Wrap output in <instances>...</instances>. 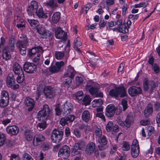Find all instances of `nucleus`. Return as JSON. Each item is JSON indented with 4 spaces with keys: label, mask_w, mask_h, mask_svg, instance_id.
Instances as JSON below:
<instances>
[{
    "label": "nucleus",
    "mask_w": 160,
    "mask_h": 160,
    "mask_svg": "<svg viewBox=\"0 0 160 160\" xmlns=\"http://www.w3.org/2000/svg\"><path fill=\"white\" fill-rule=\"evenodd\" d=\"M82 120L86 122H88L91 120L92 116L89 112L87 110H84L82 113Z\"/></svg>",
    "instance_id": "c85d7f7f"
},
{
    "label": "nucleus",
    "mask_w": 160,
    "mask_h": 160,
    "mask_svg": "<svg viewBox=\"0 0 160 160\" xmlns=\"http://www.w3.org/2000/svg\"><path fill=\"white\" fill-rule=\"evenodd\" d=\"M73 96L78 100H81L83 97V93L82 91H79L73 95Z\"/></svg>",
    "instance_id": "37998d69"
},
{
    "label": "nucleus",
    "mask_w": 160,
    "mask_h": 160,
    "mask_svg": "<svg viewBox=\"0 0 160 160\" xmlns=\"http://www.w3.org/2000/svg\"><path fill=\"white\" fill-rule=\"evenodd\" d=\"M35 13H36L39 18H46L48 17L46 14L43 12L42 8H40L38 10H37Z\"/></svg>",
    "instance_id": "2f4dec72"
},
{
    "label": "nucleus",
    "mask_w": 160,
    "mask_h": 160,
    "mask_svg": "<svg viewBox=\"0 0 160 160\" xmlns=\"http://www.w3.org/2000/svg\"><path fill=\"white\" fill-rule=\"evenodd\" d=\"M95 144L93 142L89 143L86 146V152L88 154H92L95 149Z\"/></svg>",
    "instance_id": "b1692460"
},
{
    "label": "nucleus",
    "mask_w": 160,
    "mask_h": 160,
    "mask_svg": "<svg viewBox=\"0 0 160 160\" xmlns=\"http://www.w3.org/2000/svg\"><path fill=\"white\" fill-rule=\"evenodd\" d=\"M2 57L5 60H8L11 57V55L9 54L10 51H8L6 49H2Z\"/></svg>",
    "instance_id": "e433bc0d"
},
{
    "label": "nucleus",
    "mask_w": 160,
    "mask_h": 160,
    "mask_svg": "<svg viewBox=\"0 0 160 160\" xmlns=\"http://www.w3.org/2000/svg\"><path fill=\"white\" fill-rule=\"evenodd\" d=\"M22 131L24 133L26 140L28 141H31L32 138V132L31 130L25 126H23L21 128Z\"/></svg>",
    "instance_id": "dca6fc26"
},
{
    "label": "nucleus",
    "mask_w": 160,
    "mask_h": 160,
    "mask_svg": "<svg viewBox=\"0 0 160 160\" xmlns=\"http://www.w3.org/2000/svg\"><path fill=\"white\" fill-rule=\"evenodd\" d=\"M75 72L74 68L70 66L68 67L67 70L64 74V76L65 77H69L71 78H73L75 75Z\"/></svg>",
    "instance_id": "4be33fe9"
},
{
    "label": "nucleus",
    "mask_w": 160,
    "mask_h": 160,
    "mask_svg": "<svg viewBox=\"0 0 160 160\" xmlns=\"http://www.w3.org/2000/svg\"><path fill=\"white\" fill-rule=\"evenodd\" d=\"M143 89L145 91L149 90L150 92H152L156 87V84L153 81H146L143 83Z\"/></svg>",
    "instance_id": "ddd939ff"
},
{
    "label": "nucleus",
    "mask_w": 160,
    "mask_h": 160,
    "mask_svg": "<svg viewBox=\"0 0 160 160\" xmlns=\"http://www.w3.org/2000/svg\"><path fill=\"white\" fill-rule=\"evenodd\" d=\"M28 42V39L27 38H23L22 40H18L16 43V47L19 49H21L24 48H26V44Z\"/></svg>",
    "instance_id": "5701e85b"
},
{
    "label": "nucleus",
    "mask_w": 160,
    "mask_h": 160,
    "mask_svg": "<svg viewBox=\"0 0 160 160\" xmlns=\"http://www.w3.org/2000/svg\"><path fill=\"white\" fill-rule=\"evenodd\" d=\"M82 43L80 40L79 38L77 37L76 38L74 42V46H81Z\"/></svg>",
    "instance_id": "0e129e2a"
},
{
    "label": "nucleus",
    "mask_w": 160,
    "mask_h": 160,
    "mask_svg": "<svg viewBox=\"0 0 160 160\" xmlns=\"http://www.w3.org/2000/svg\"><path fill=\"white\" fill-rule=\"evenodd\" d=\"M55 110L57 115L59 116L62 113L63 116H65L73 111V107L72 103L67 101L62 105L61 108H59V104H57Z\"/></svg>",
    "instance_id": "f257e3e1"
},
{
    "label": "nucleus",
    "mask_w": 160,
    "mask_h": 160,
    "mask_svg": "<svg viewBox=\"0 0 160 160\" xmlns=\"http://www.w3.org/2000/svg\"><path fill=\"white\" fill-rule=\"evenodd\" d=\"M64 84H67L68 85V87L69 88L70 87H71L72 85V79L69 78H66L64 81L63 82Z\"/></svg>",
    "instance_id": "e2e57ef3"
},
{
    "label": "nucleus",
    "mask_w": 160,
    "mask_h": 160,
    "mask_svg": "<svg viewBox=\"0 0 160 160\" xmlns=\"http://www.w3.org/2000/svg\"><path fill=\"white\" fill-rule=\"evenodd\" d=\"M45 139V137L42 134H38L36 135L34 137L33 141V145L34 146H38Z\"/></svg>",
    "instance_id": "6ab92c4d"
},
{
    "label": "nucleus",
    "mask_w": 160,
    "mask_h": 160,
    "mask_svg": "<svg viewBox=\"0 0 160 160\" xmlns=\"http://www.w3.org/2000/svg\"><path fill=\"white\" fill-rule=\"evenodd\" d=\"M18 75V76L16 78V81L18 83H21L25 79L24 72H22V73H20Z\"/></svg>",
    "instance_id": "79ce46f5"
},
{
    "label": "nucleus",
    "mask_w": 160,
    "mask_h": 160,
    "mask_svg": "<svg viewBox=\"0 0 160 160\" xmlns=\"http://www.w3.org/2000/svg\"><path fill=\"white\" fill-rule=\"evenodd\" d=\"M12 70L14 74L16 75L20 73L21 74L22 72H23L21 66L17 62H15L13 64Z\"/></svg>",
    "instance_id": "393cba45"
},
{
    "label": "nucleus",
    "mask_w": 160,
    "mask_h": 160,
    "mask_svg": "<svg viewBox=\"0 0 160 160\" xmlns=\"http://www.w3.org/2000/svg\"><path fill=\"white\" fill-rule=\"evenodd\" d=\"M9 102H5L1 99L0 100V107L2 108H4L7 106Z\"/></svg>",
    "instance_id": "774afa93"
},
{
    "label": "nucleus",
    "mask_w": 160,
    "mask_h": 160,
    "mask_svg": "<svg viewBox=\"0 0 160 160\" xmlns=\"http://www.w3.org/2000/svg\"><path fill=\"white\" fill-rule=\"evenodd\" d=\"M113 124L112 121H109L107 123L106 126V130L108 132H112Z\"/></svg>",
    "instance_id": "8fccbe9b"
},
{
    "label": "nucleus",
    "mask_w": 160,
    "mask_h": 160,
    "mask_svg": "<svg viewBox=\"0 0 160 160\" xmlns=\"http://www.w3.org/2000/svg\"><path fill=\"white\" fill-rule=\"evenodd\" d=\"M55 36L56 38L57 39L65 40L67 37V34L61 28L58 27L55 30Z\"/></svg>",
    "instance_id": "2eb2a0df"
},
{
    "label": "nucleus",
    "mask_w": 160,
    "mask_h": 160,
    "mask_svg": "<svg viewBox=\"0 0 160 160\" xmlns=\"http://www.w3.org/2000/svg\"><path fill=\"white\" fill-rule=\"evenodd\" d=\"M63 132L59 131L56 129H54L51 135V139L52 142L57 143L60 142L62 138Z\"/></svg>",
    "instance_id": "20e7f679"
},
{
    "label": "nucleus",
    "mask_w": 160,
    "mask_h": 160,
    "mask_svg": "<svg viewBox=\"0 0 160 160\" xmlns=\"http://www.w3.org/2000/svg\"><path fill=\"white\" fill-rule=\"evenodd\" d=\"M46 122H39L37 124V129L40 131H42L46 128Z\"/></svg>",
    "instance_id": "4c0bfd02"
},
{
    "label": "nucleus",
    "mask_w": 160,
    "mask_h": 160,
    "mask_svg": "<svg viewBox=\"0 0 160 160\" xmlns=\"http://www.w3.org/2000/svg\"><path fill=\"white\" fill-rule=\"evenodd\" d=\"M109 93L110 96L115 98H122L128 96L126 89L123 86L115 87L114 88L110 90Z\"/></svg>",
    "instance_id": "f03ea898"
},
{
    "label": "nucleus",
    "mask_w": 160,
    "mask_h": 160,
    "mask_svg": "<svg viewBox=\"0 0 160 160\" xmlns=\"http://www.w3.org/2000/svg\"><path fill=\"white\" fill-rule=\"evenodd\" d=\"M2 117H1V120L2 118V123L4 125L6 126L9 123L11 122V120L9 119H6V116L5 115L4 113H2Z\"/></svg>",
    "instance_id": "a18cd8bd"
},
{
    "label": "nucleus",
    "mask_w": 160,
    "mask_h": 160,
    "mask_svg": "<svg viewBox=\"0 0 160 160\" xmlns=\"http://www.w3.org/2000/svg\"><path fill=\"white\" fill-rule=\"evenodd\" d=\"M76 83L77 86H79L83 84V78L79 76H77L76 77Z\"/></svg>",
    "instance_id": "3c124183"
},
{
    "label": "nucleus",
    "mask_w": 160,
    "mask_h": 160,
    "mask_svg": "<svg viewBox=\"0 0 160 160\" xmlns=\"http://www.w3.org/2000/svg\"><path fill=\"white\" fill-rule=\"evenodd\" d=\"M115 108L113 104L108 105L106 108V115L109 117H112L115 112Z\"/></svg>",
    "instance_id": "a211bd4d"
},
{
    "label": "nucleus",
    "mask_w": 160,
    "mask_h": 160,
    "mask_svg": "<svg viewBox=\"0 0 160 160\" xmlns=\"http://www.w3.org/2000/svg\"><path fill=\"white\" fill-rule=\"evenodd\" d=\"M119 32L122 33H126L128 32V30L125 24H123L122 25L119 26Z\"/></svg>",
    "instance_id": "49530a36"
},
{
    "label": "nucleus",
    "mask_w": 160,
    "mask_h": 160,
    "mask_svg": "<svg viewBox=\"0 0 160 160\" xmlns=\"http://www.w3.org/2000/svg\"><path fill=\"white\" fill-rule=\"evenodd\" d=\"M6 140V136L3 133H0V147L2 146Z\"/></svg>",
    "instance_id": "864d4df0"
},
{
    "label": "nucleus",
    "mask_w": 160,
    "mask_h": 160,
    "mask_svg": "<svg viewBox=\"0 0 160 160\" xmlns=\"http://www.w3.org/2000/svg\"><path fill=\"white\" fill-rule=\"evenodd\" d=\"M9 160H20V158L18 154L12 153L10 156Z\"/></svg>",
    "instance_id": "5fc2aeb1"
},
{
    "label": "nucleus",
    "mask_w": 160,
    "mask_h": 160,
    "mask_svg": "<svg viewBox=\"0 0 160 160\" xmlns=\"http://www.w3.org/2000/svg\"><path fill=\"white\" fill-rule=\"evenodd\" d=\"M23 68L27 73H32L36 72L37 66L33 63L26 62L23 64Z\"/></svg>",
    "instance_id": "9b49d317"
},
{
    "label": "nucleus",
    "mask_w": 160,
    "mask_h": 160,
    "mask_svg": "<svg viewBox=\"0 0 160 160\" xmlns=\"http://www.w3.org/2000/svg\"><path fill=\"white\" fill-rule=\"evenodd\" d=\"M75 119V116L74 115H69L61 118L60 120L59 123L62 126H64L73 122Z\"/></svg>",
    "instance_id": "4468645a"
},
{
    "label": "nucleus",
    "mask_w": 160,
    "mask_h": 160,
    "mask_svg": "<svg viewBox=\"0 0 160 160\" xmlns=\"http://www.w3.org/2000/svg\"><path fill=\"white\" fill-rule=\"evenodd\" d=\"M84 146V144L83 142L75 143L73 147L72 153L74 155L79 154Z\"/></svg>",
    "instance_id": "f3484780"
},
{
    "label": "nucleus",
    "mask_w": 160,
    "mask_h": 160,
    "mask_svg": "<svg viewBox=\"0 0 160 160\" xmlns=\"http://www.w3.org/2000/svg\"><path fill=\"white\" fill-rule=\"evenodd\" d=\"M22 159L23 160H33L31 156L27 153L23 155Z\"/></svg>",
    "instance_id": "052dcab7"
},
{
    "label": "nucleus",
    "mask_w": 160,
    "mask_h": 160,
    "mask_svg": "<svg viewBox=\"0 0 160 160\" xmlns=\"http://www.w3.org/2000/svg\"><path fill=\"white\" fill-rule=\"evenodd\" d=\"M15 40L14 38H11L9 41V43L7 46L5 47L4 49H7L8 51L13 52L14 50V44Z\"/></svg>",
    "instance_id": "a878e982"
},
{
    "label": "nucleus",
    "mask_w": 160,
    "mask_h": 160,
    "mask_svg": "<svg viewBox=\"0 0 160 160\" xmlns=\"http://www.w3.org/2000/svg\"><path fill=\"white\" fill-rule=\"evenodd\" d=\"M6 130L8 134L14 135L17 134L19 131L18 127L14 125L7 127L6 128Z\"/></svg>",
    "instance_id": "aec40b11"
},
{
    "label": "nucleus",
    "mask_w": 160,
    "mask_h": 160,
    "mask_svg": "<svg viewBox=\"0 0 160 160\" xmlns=\"http://www.w3.org/2000/svg\"><path fill=\"white\" fill-rule=\"evenodd\" d=\"M139 148H134L133 147V148H131V154L132 156L134 158H136L137 157L139 153Z\"/></svg>",
    "instance_id": "c9c22d12"
},
{
    "label": "nucleus",
    "mask_w": 160,
    "mask_h": 160,
    "mask_svg": "<svg viewBox=\"0 0 160 160\" xmlns=\"http://www.w3.org/2000/svg\"><path fill=\"white\" fill-rule=\"evenodd\" d=\"M60 13L58 12L54 13L52 17V21L54 23H57L58 22L60 18Z\"/></svg>",
    "instance_id": "7c9ffc66"
},
{
    "label": "nucleus",
    "mask_w": 160,
    "mask_h": 160,
    "mask_svg": "<svg viewBox=\"0 0 160 160\" xmlns=\"http://www.w3.org/2000/svg\"><path fill=\"white\" fill-rule=\"evenodd\" d=\"M122 148L124 151H128L130 149V145L128 142L124 141L122 144Z\"/></svg>",
    "instance_id": "de8ad7c7"
},
{
    "label": "nucleus",
    "mask_w": 160,
    "mask_h": 160,
    "mask_svg": "<svg viewBox=\"0 0 160 160\" xmlns=\"http://www.w3.org/2000/svg\"><path fill=\"white\" fill-rule=\"evenodd\" d=\"M95 133L96 138H97L102 135V132L101 130L97 126L95 128Z\"/></svg>",
    "instance_id": "09e8293b"
},
{
    "label": "nucleus",
    "mask_w": 160,
    "mask_h": 160,
    "mask_svg": "<svg viewBox=\"0 0 160 160\" xmlns=\"http://www.w3.org/2000/svg\"><path fill=\"white\" fill-rule=\"evenodd\" d=\"M5 42V39L3 37H1V42L0 43V52H1L2 50V49H3L4 45Z\"/></svg>",
    "instance_id": "69168bd1"
},
{
    "label": "nucleus",
    "mask_w": 160,
    "mask_h": 160,
    "mask_svg": "<svg viewBox=\"0 0 160 160\" xmlns=\"http://www.w3.org/2000/svg\"><path fill=\"white\" fill-rule=\"evenodd\" d=\"M146 129L147 130V132L148 133L147 138L153 134L154 132V128L152 126H147L146 127Z\"/></svg>",
    "instance_id": "a19ab883"
},
{
    "label": "nucleus",
    "mask_w": 160,
    "mask_h": 160,
    "mask_svg": "<svg viewBox=\"0 0 160 160\" xmlns=\"http://www.w3.org/2000/svg\"><path fill=\"white\" fill-rule=\"evenodd\" d=\"M15 79L12 74H10L7 78V84L9 87H11L15 84Z\"/></svg>",
    "instance_id": "cd10ccee"
},
{
    "label": "nucleus",
    "mask_w": 160,
    "mask_h": 160,
    "mask_svg": "<svg viewBox=\"0 0 160 160\" xmlns=\"http://www.w3.org/2000/svg\"><path fill=\"white\" fill-rule=\"evenodd\" d=\"M91 101V100L89 96L86 95L85 96L82 100V104L85 106L87 105L90 104Z\"/></svg>",
    "instance_id": "c03bdc74"
},
{
    "label": "nucleus",
    "mask_w": 160,
    "mask_h": 160,
    "mask_svg": "<svg viewBox=\"0 0 160 160\" xmlns=\"http://www.w3.org/2000/svg\"><path fill=\"white\" fill-rule=\"evenodd\" d=\"M114 22L112 21H111L108 22V27H107L106 30H108V31H110L111 30V27H112L115 26V23H114Z\"/></svg>",
    "instance_id": "680f3d73"
},
{
    "label": "nucleus",
    "mask_w": 160,
    "mask_h": 160,
    "mask_svg": "<svg viewBox=\"0 0 160 160\" xmlns=\"http://www.w3.org/2000/svg\"><path fill=\"white\" fill-rule=\"evenodd\" d=\"M38 7V4L36 2L33 1L31 2V4L27 8V11L28 14L29 16L33 15L37 11Z\"/></svg>",
    "instance_id": "f8f14e48"
},
{
    "label": "nucleus",
    "mask_w": 160,
    "mask_h": 160,
    "mask_svg": "<svg viewBox=\"0 0 160 160\" xmlns=\"http://www.w3.org/2000/svg\"><path fill=\"white\" fill-rule=\"evenodd\" d=\"M64 62L61 61L56 62L55 65H51L48 68L49 70L52 73H56L60 71L62 67L64 66Z\"/></svg>",
    "instance_id": "6e6552de"
},
{
    "label": "nucleus",
    "mask_w": 160,
    "mask_h": 160,
    "mask_svg": "<svg viewBox=\"0 0 160 160\" xmlns=\"http://www.w3.org/2000/svg\"><path fill=\"white\" fill-rule=\"evenodd\" d=\"M107 23V21L104 20H100L99 22V28L101 29L105 27Z\"/></svg>",
    "instance_id": "6e6d98bb"
},
{
    "label": "nucleus",
    "mask_w": 160,
    "mask_h": 160,
    "mask_svg": "<svg viewBox=\"0 0 160 160\" xmlns=\"http://www.w3.org/2000/svg\"><path fill=\"white\" fill-rule=\"evenodd\" d=\"M51 110L48 105L45 104L43 106V109L38 113L37 117L41 121H44L47 119L49 116Z\"/></svg>",
    "instance_id": "7ed1b4c3"
},
{
    "label": "nucleus",
    "mask_w": 160,
    "mask_h": 160,
    "mask_svg": "<svg viewBox=\"0 0 160 160\" xmlns=\"http://www.w3.org/2000/svg\"><path fill=\"white\" fill-rule=\"evenodd\" d=\"M128 92L131 97H134L142 94V90L140 87L132 86L128 88Z\"/></svg>",
    "instance_id": "423d86ee"
},
{
    "label": "nucleus",
    "mask_w": 160,
    "mask_h": 160,
    "mask_svg": "<svg viewBox=\"0 0 160 160\" xmlns=\"http://www.w3.org/2000/svg\"><path fill=\"white\" fill-rule=\"evenodd\" d=\"M85 89L92 95L96 94L99 90L98 88L95 87L94 83L91 81L88 82Z\"/></svg>",
    "instance_id": "1a4fd4ad"
},
{
    "label": "nucleus",
    "mask_w": 160,
    "mask_h": 160,
    "mask_svg": "<svg viewBox=\"0 0 160 160\" xmlns=\"http://www.w3.org/2000/svg\"><path fill=\"white\" fill-rule=\"evenodd\" d=\"M92 106L93 107L101 106L103 104V101L101 98L96 99L92 102Z\"/></svg>",
    "instance_id": "72a5a7b5"
},
{
    "label": "nucleus",
    "mask_w": 160,
    "mask_h": 160,
    "mask_svg": "<svg viewBox=\"0 0 160 160\" xmlns=\"http://www.w3.org/2000/svg\"><path fill=\"white\" fill-rule=\"evenodd\" d=\"M98 142L103 145H106L107 143V139L106 137L104 135H102L98 138Z\"/></svg>",
    "instance_id": "ea45409f"
},
{
    "label": "nucleus",
    "mask_w": 160,
    "mask_h": 160,
    "mask_svg": "<svg viewBox=\"0 0 160 160\" xmlns=\"http://www.w3.org/2000/svg\"><path fill=\"white\" fill-rule=\"evenodd\" d=\"M27 21L30 26L33 27V28H36V27L39 24V22L38 21L34 19L28 18Z\"/></svg>",
    "instance_id": "473e14b6"
},
{
    "label": "nucleus",
    "mask_w": 160,
    "mask_h": 160,
    "mask_svg": "<svg viewBox=\"0 0 160 160\" xmlns=\"http://www.w3.org/2000/svg\"><path fill=\"white\" fill-rule=\"evenodd\" d=\"M15 20V22L17 23L16 26L18 28L22 30L25 27V22L22 17L17 16Z\"/></svg>",
    "instance_id": "412c9836"
},
{
    "label": "nucleus",
    "mask_w": 160,
    "mask_h": 160,
    "mask_svg": "<svg viewBox=\"0 0 160 160\" xmlns=\"http://www.w3.org/2000/svg\"><path fill=\"white\" fill-rule=\"evenodd\" d=\"M24 102L26 105L30 106L31 109H32L34 106L35 103L34 100L29 97L26 98Z\"/></svg>",
    "instance_id": "c756f323"
},
{
    "label": "nucleus",
    "mask_w": 160,
    "mask_h": 160,
    "mask_svg": "<svg viewBox=\"0 0 160 160\" xmlns=\"http://www.w3.org/2000/svg\"><path fill=\"white\" fill-rule=\"evenodd\" d=\"M140 123L142 125L146 126L150 124V121L149 119H143L141 120Z\"/></svg>",
    "instance_id": "13d9d810"
},
{
    "label": "nucleus",
    "mask_w": 160,
    "mask_h": 160,
    "mask_svg": "<svg viewBox=\"0 0 160 160\" xmlns=\"http://www.w3.org/2000/svg\"><path fill=\"white\" fill-rule=\"evenodd\" d=\"M37 32L43 38H47L50 37L51 32L46 29L45 27L42 25L39 24L36 28Z\"/></svg>",
    "instance_id": "39448f33"
},
{
    "label": "nucleus",
    "mask_w": 160,
    "mask_h": 160,
    "mask_svg": "<svg viewBox=\"0 0 160 160\" xmlns=\"http://www.w3.org/2000/svg\"><path fill=\"white\" fill-rule=\"evenodd\" d=\"M154 108L155 111H159L160 110V102H156L154 104Z\"/></svg>",
    "instance_id": "338daca9"
},
{
    "label": "nucleus",
    "mask_w": 160,
    "mask_h": 160,
    "mask_svg": "<svg viewBox=\"0 0 160 160\" xmlns=\"http://www.w3.org/2000/svg\"><path fill=\"white\" fill-rule=\"evenodd\" d=\"M152 70L154 72V73L157 74L159 73L160 68L159 65L157 63H154L153 65L152 66Z\"/></svg>",
    "instance_id": "58836bf2"
},
{
    "label": "nucleus",
    "mask_w": 160,
    "mask_h": 160,
    "mask_svg": "<svg viewBox=\"0 0 160 160\" xmlns=\"http://www.w3.org/2000/svg\"><path fill=\"white\" fill-rule=\"evenodd\" d=\"M147 4H146L145 2H141L138 4H135L133 7L134 8H145L147 6Z\"/></svg>",
    "instance_id": "4d7b16f0"
},
{
    "label": "nucleus",
    "mask_w": 160,
    "mask_h": 160,
    "mask_svg": "<svg viewBox=\"0 0 160 160\" xmlns=\"http://www.w3.org/2000/svg\"><path fill=\"white\" fill-rule=\"evenodd\" d=\"M153 107L151 103H148L146 106V108L144 111V114L146 117H148L150 115H151L153 112Z\"/></svg>",
    "instance_id": "bb28decb"
},
{
    "label": "nucleus",
    "mask_w": 160,
    "mask_h": 160,
    "mask_svg": "<svg viewBox=\"0 0 160 160\" xmlns=\"http://www.w3.org/2000/svg\"><path fill=\"white\" fill-rule=\"evenodd\" d=\"M42 47L38 46L37 47L32 48L31 50V55L35 54L37 53H42Z\"/></svg>",
    "instance_id": "f704fd0d"
},
{
    "label": "nucleus",
    "mask_w": 160,
    "mask_h": 160,
    "mask_svg": "<svg viewBox=\"0 0 160 160\" xmlns=\"http://www.w3.org/2000/svg\"><path fill=\"white\" fill-rule=\"evenodd\" d=\"M70 152L69 147L66 145H64L59 150L58 156L64 159L67 158L70 155Z\"/></svg>",
    "instance_id": "0eeeda50"
},
{
    "label": "nucleus",
    "mask_w": 160,
    "mask_h": 160,
    "mask_svg": "<svg viewBox=\"0 0 160 160\" xmlns=\"http://www.w3.org/2000/svg\"><path fill=\"white\" fill-rule=\"evenodd\" d=\"M43 92L47 98H51L55 95V89L54 88L50 86L45 87Z\"/></svg>",
    "instance_id": "9d476101"
},
{
    "label": "nucleus",
    "mask_w": 160,
    "mask_h": 160,
    "mask_svg": "<svg viewBox=\"0 0 160 160\" xmlns=\"http://www.w3.org/2000/svg\"><path fill=\"white\" fill-rule=\"evenodd\" d=\"M64 55V53L62 52H55V57L57 59H62Z\"/></svg>",
    "instance_id": "603ef678"
},
{
    "label": "nucleus",
    "mask_w": 160,
    "mask_h": 160,
    "mask_svg": "<svg viewBox=\"0 0 160 160\" xmlns=\"http://www.w3.org/2000/svg\"><path fill=\"white\" fill-rule=\"evenodd\" d=\"M73 133L77 138H80L81 136V132L77 128H75L74 129Z\"/></svg>",
    "instance_id": "bf43d9fd"
}]
</instances>
